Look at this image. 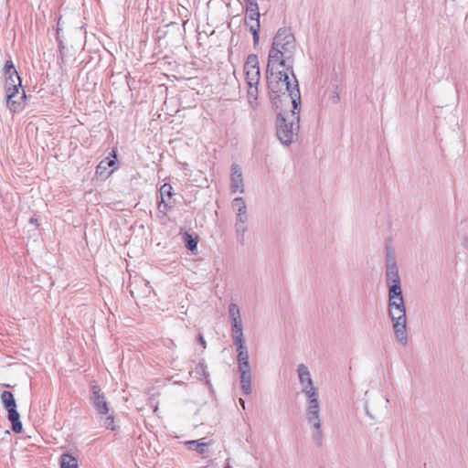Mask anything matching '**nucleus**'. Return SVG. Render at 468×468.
I'll return each mask as SVG.
<instances>
[{"instance_id":"nucleus-1","label":"nucleus","mask_w":468,"mask_h":468,"mask_svg":"<svg viewBox=\"0 0 468 468\" xmlns=\"http://www.w3.org/2000/svg\"><path fill=\"white\" fill-rule=\"evenodd\" d=\"M292 77L293 82L289 80L287 72L279 70L274 71V66L267 65L266 79L267 85L273 104L278 108V101L282 103H291L294 109L301 104V94L298 80L295 78L293 69L289 70Z\"/></svg>"},{"instance_id":"nucleus-2","label":"nucleus","mask_w":468,"mask_h":468,"mask_svg":"<svg viewBox=\"0 0 468 468\" xmlns=\"http://www.w3.org/2000/svg\"><path fill=\"white\" fill-rule=\"evenodd\" d=\"M296 49V41L291 29L280 28L273 37L271 48L269 51V66L279 65L292 70L293 67V57Z\"/></svg>"},{"instance_id":"nucleus-3","label":"nucleus","mask_w":468,"mask_h":468,"mask_svg":"<svg viewBox=\"0 0 468 468\" xmlns=\"http://www.w3.org/2000/svg\"><path fill=\"white\" fill-rule=\"evenodd\" d=\"M302 392L306 398L305 415L307 422L311 427L312 439L318 447H321L324 442V432L320 416L321 407L318 388L314 386L308 388H302Z\"/></svg>"},{"instance_id":"nucleus-4","label":"nucleus","mask_w":468,"mask_h":468,"mask_svg":"<svg viewBox=\"0 0 468 468\" xmlns=\"http://www.w3.org/2000/svg\"><path fill=\"white\" fill-rule=\"evenodd\" d=\"M276 136L285 146L291 145L298 138L300 130V108L282 112L276 118Z\"/></svg>"},{"instance_id":"nucleus-5","label":"nucleus","mask_w":468,"mask_h":468,"mask_svg":"<svg viewBox=\"0 0 468 468\" xmlns=\"http://www.w3.org/2000/svg\"><path fill=\"white\" fill-rule=\"evenodd\" d=\"M388 315L393 324L394 335L400 345H408L406 306L402 294L391 298L388 295Z\"/></svg>"},{"instance_id":"nucleus-6","label":"nucleus","mask_w":468,"mask_h":468,"mask_svg":"<svg viewBox=\"0 0 468 468\" xmlns=\"http://www.w3.org/2000/svg\"><path fill=\"white\" fill-rule=\"evenodd\" d=\"M245 4V24L249 27L253 37V44L259 42L260 31V12L257 0H244Z\"/></svg>"},{"instance_id":"nucleus-7","label":"nucleus","mask_w":468,"mask_h":468,"mask_svg":"<svg viewBox=\"0 0 468 468\" xmlns=\"http://www.w3.org/2000/svg\"><path fill=\"white\" fill-rule=\"evenodd\" d=\"M231 207L236 212L237 220L235 230L240 243L244 241V235L247 231L246 222L248 221L247 205L243 197H235L231 202Z\"/></svg>"},{"instance_id":"nucleus-8","label":"nucleus","mask_w":468,"mask_h":468,"mask_svg":"<svg viewBox=\"0 0 468 468\" xmlns=\"http://www.w3.org/2000/svg\"><path fill=\"white\" fill-rule=\"evenodd\" d=\"M1 401L5 409L8 411V420L11 421L12 430L16 433L22 431V422L20 415L16 410V403L12 392L5 390L1 394Z\"/></svg>"},{"instance_id":"nucleus-9","label":"nucleus","mask_w":468,"mask_h":468,"mask_svg":"<svg viewBox=\"0 0 468 468\" xmlns=\"http://www.w3.org/2000/svg\"><path fill=\"white\" fill-rule=\"evenodd\" d=\"M90 402L99 415L105 416L109 413V403L101 388L94 384L90 387Z\"/></svg>"},{"instance_id":"nucleus-10","label":"nucleus","mask_w":468,"mask_h":468,"mask_svg":"<svg viewBox=\"0 0 468 468\" xmlns=\"http://www.w3.org/2000/svg\"><path fill=\"white\" fill-rule=\"evenodd\" d=\"M244 73L247 84H259L261 79V71L257 55L250 54L248 56L244 64Z\"/></svg>"},{"instance_id":"nucleus-11","label":"nucleus","mask_w":468,"mask_h":468,"mask_svg":"<svg viewBox=\"0 0 468 468\" xmlns=\"http://www.w3.org/2000/svg\"><path fill=\"white\" fill-rule=\"evenodd\" d=\"M386 282L388 287V295H391V298L402 294L398 267L386 269Z\"/></svg>"},{"instance_id":"nucleus-12","label":"nucleus","mask_w":468,"mask_h":468,"mask_svg":"<svg viewBox=\"0 0 468 468\" xmlns=\"http://www.w3.org/2000/svg\"><path fill=\"white\" fill-rule=\"evenodd\" d=\"M6 93V107L12 112H19L24 108V102L27 98L26 92L24 90L21 91H9Z\"/></svg>"},{"instance_id":"nucleus-13","label":"nucleus","mask_w":468,"mask_h":468,"mask_svg":"<svg viewBox=\"0 0 468 468\" xmlns=\"http://www.w3.org/2000/svg\"><path fill=\"white\" fill-rule=\"evenodd\" d=\"M173 187L170 184L165 183L159 189L160 201L158 202V211L163 216L167 214L168 209L173 207L170 199L173 197Z\"/></svg>"},{"instance_id":"nucleus-14","label":"nucleus","mask_w":468,"mask_h":468,"mask_svg":"<svg viewBox=\"0 0 468 468\" xmlns=\"http://www.w3.org/2000/svg\"><path fill=\"white\" fill-rule=\"evenodd\" d=\"M230 190L231 193H244L245 191L242 171L238 164L231 165Z\"/></svg>"},{"instance_id":"nucleus-15","label":"nucleus","mask_w":468,"mask_h":468,"mask_svg":"<svg viewBox=\"0 0 468 468\" xmlns=\"http://www.w3.org/2000/svg\"><path fill=\"white\" fill-rule=\"evenodd\" d=\"M229 314L231 321V334L243 332V324L239 306L231 303L229 305Z\"/></svg>"},{"instance_id":"nucleus-16","label":"nucleus","mask_w":468,"mask_h":468,"mask_svg":"<svg viewBox=\"0 0 468 468\" xmlns=\"http://www.w3.org/2000/svg\"><path fill=\"white\" fill-rule=\"evenodd\" d=\"M297 373H298V378H299V382L302 386V388H308L310 387L314 386L313 378L311 377V373L306 365L299 364L297 367Z\"/></svg>"},{"instance_id":"nucleus-17","label":"nucleus","mask_w":468,"mask_h":468,"mask_svg":"<svg viewBox=\"0 0 468 468\" xmlns=\"http://www.w3.org/2000/svg\"><path fill=\"white\" fill-rule=\"evenodd\" d=\"M5 92H9L12 90L18 91L22 90V80L19 75L10 76L5 78Z\"/></svg>"},{"instance_id":"nucleus-18","label":"nucleus","mask_w":468,"mask_h":468,"mask_svg":"<svg viewBox=\"0 0 468 468\" xmlns=\"http://www.w3.org/2000/svg\"><path fill=\"white\" fill-rule=\"evenodd\" d=\"M240 376V387L245 395L251 393V372H241Z\"/></svg>"},{"instance_id":"nucleus-19","label":"nucleus","mask_w":468,"mask_h":468,"mask_svg":"<svg viewBox=\"0 0 468 468\" xmlns=\"http://www.w3.org/2000/svg\"><path fill=\"white\" fill-rule=\"evenodd\" d=\"M60 468H78V460L69 453H63L59 458Z\"/></svg>"},{"instance_id":"nucleus-20","label":"nucleus","mask_w":468,"mask_h":468,"mask_svg":"<svg viewBox=\"0 0 468 468\" xmlns=\"http://www.w3.org/2000/svg\"><path fill=\"white\" fill-rule=\"evenodd\" d=\"M247 86H248V91H247L248 101L252 108H255L258 105V103H257L258 84L249 83V84H247Z\"/></svg>"},{"instance_id":"nucleus-21","label":"nucleus","mask_w":468,"mask_h":468,"mask_svg":"<svg viewBox=\"0 0 468 468\" xmlns=\"http://www.w3.org/2000/svg\"><path fill=\"white\" fill-rule=\"evenodd\" d=\"M186 444L189 446V449L196 450L198 453L203 454L206 452V446L211 444V441L203 442L201 440H193L186 441Z\"/></svg>"},{"instance_id":"nucleus-22","label":"nucleus","mask_w":468,"mask_h":468,"mask_svg":"<svg viewBox=\"0 0 468 468\" xmlns=\"http://www.w3.org/2000/svg\"><path fill=\"white\" fill-rule=\"evenodd\" d=\"M385 264L386 269L398 267L395 253L390 246L386 247Z\"/></svg>"},{"instance_id":"nucleus-23","label":"nucleus","mask_w":468,"mask_h":468,"mask_svg":"<svg viewBox=\"0 0 468 468\" xmlns=\"http://www.w3.org/2000/svg\"><path fill=\"white\" fill-rule=\"evenodd\" d=\"M116 154H113V159L106 158L100 162L97 166L96 173L100 175H103L106 171L107 167L113 166L115 165Z\"/></svg>"},{"instance_id":"nucleus-24","label":"nucleus","mask_w":468,"mask_h":468,"mask_svg":"<svg viewBox=\"0 0 468 468\" xmlns=\"http://www.w3.org/2000/svg\"><path fill=\"white\" fill-rule=\"evenodd\" d=\"M184 241H185V245L187 248V250H189L191 251L197 250V242H198L197 237H193L191 234L185 233Z\"/></svg>"},{"instance_id":"nucleus-25","label":"nucleus","mask_w":468,"mask_h":468,"mask_svg":"<svg viewBox=\"0 0 468 468\" xmlns=\"http://www.w3.org/2000/svg\"><path fill=\"white\" fill-rule=\"evenodd\" d=\"M207 367L205 364L204 361H200L195 368V372L199 375L200 377H203L204 378H207L208 377V373L207 371Z\"/></svg>"},{"instance_id":"nucleus-26","label":"nucleus","mask_w":468,"mask_h":468,"mask_svg":"<svg viewBox=\"0 0 468 468\" xmlns=\"http://www.w3.org/2000/svg\"><path fill=\"white\" fill-rule=\"evenodd\" d=\"M103 426L111 431H115L116 426L114 424V416L113 415H108L103 421Z\"/></svg>"},{"instance_id":"nucleus-27","label":"nucleus","mask_w":468,"mask_h":468,"mask_svg":"<svg viewBox=\"0 0 468 468\" xmlns=\"http://www.w3.org/2000/svg\"><path fill=\"white\" fill-rule=\"evenodd\" d=\"M231 336L235 346L245 344L243 332L232 333Z\"/></svg>"},{"instance_id":"nucleus-28","label":"nucleus","mask_w":468,"mask_h":468,"mask_svg":"<svg viewBox=\"0 0 468 468\" xmlns=\"http://www.w3.org/2000/svg\"><path fill=\"white\" fill-rule=\"evenodd\" d=\"M238 370H239V373H241L243 371L244 372H251L250 362L247 361V362L238 363Z\"/></svg>"},{"instance_id":"nucleus-29","label":"nucleus","mask_w":468,"mask_h":468,"mask_svg":"<svg viewBox=\"0 0 468 468\" xmlns=\"http://www.w3.org/2000/svg\"><path fill=\"white\" fill-rule=\"evenodd\" d=\"M237 361H238V363L249 361V353H248V351L239 352V354L237 355Z\"/></svg>"},{"instance_id":"nucleus-30","label":"nucleus","mask_w":468,"mask_h":468,"mask_svg":"<svg viewBox=\"0 0 468 468\" xmlns=\"http://www.w3.org/2000/svg\"><path fill=\"white\" fill-rule=\"evenodd\" d=\"M13 69H16L13 61L11 59L7 60L5 64L4 70H11Z\"/></svg>"},{"instance_id":"nucleus-31","label":"nucleus","mask_w":468,"mask_h":468,"mask_svg":"<svg viewBox=\"0 0 468 468\" xmlns=\"http://www.w3.org/2000/svg\"><path fill=\"white\" fill-rule=\"evenodd\" d=\"M16 75H18V73H17V71H16V69H11V70H7V69H6V70L5 71V78H6V77H10V76H12V77L14 76V77H15V76H16Z\"/></svg>"},{"instance_id":"nucleus-32","label":"nucleus","mask_w":468,"mask_h":468,"mask_svg":"<svg viewBox=\"0 0 468 468\" xmlns=\"http://www.w3.org/2000/svg\"><path fill=\"white\" fill-rule=\"evenodd\" d=\"M197 341L203 346V348H206V340L201 334L197 336Z\"/></svg>"},{"instance_id":"nucleus-33","label":"nucleus","mask_w":468,"mask_h":468,"mask_svg":"<svg viewBox=\"0 0 468 468\" xmlns=\"http://www.w3.org/2000/svg\"><path fill=\"white\" fill-rule=\"evenodd\" d=\"M236 350H237V353L239 354V352H241V351H248L247 350V346L245 344H242V345H239L236 346Z\"/></svg>"},{"instance_id":"nucleus-34","label":"nucleus","mask_w":468,"mask_h":468,"mask_svg":"<svg viewBox=\"0 0 468 468\" xmlns=\"http://www.w3.org/2000/svg\"><path fill=\"white\" fill-rule=\"evenodd\" d=\"M239 402L240 406H241L243 409H245V400H244L243 399H239Z\"/></svg>"},{"instance_id":"nucleus-35","label":"nucleus","mask_w":468,"mask_h":468,"mask_svg":"<svg viewBox=\"0 0 468 468\" xmlns=\"http://www.w3.org/2000/svg\"><path fill=\"white\" fill-rule=\"evenodd\" d=\"M59 28L57 29V39L59 41V43H61V41L59 40V35H61V32H59Z\"/></svg>"},{"instance_id":"nucleus-36","label":"nucleus","mask_w":468,"mask_h":468,"mask_svg":"<svg viewBox=\"0 0 468 468\" xmlns=\"http://www.w3.org/2000/svg\"><path fill=\"white\" fill-rule=\"evenodd\" d=\"M59 28L57 29V39L59 41V43H61V41L59 40V35H61V32H59Z\"/></svg>"},{"instance_id":"nucleus-37","label":"nucleus","mask_w":468,"mask_h":468,"mask_svg":"<svg viewBox=\"0 0 468 468\" xmlns=\"http://www.w3.org/2000/svg\"><path fill=\"white\" fill-rule=\"evenodd\" d=\"M224 468H233L230 464L227 463Z\"/></svg>"}]
</instances>
